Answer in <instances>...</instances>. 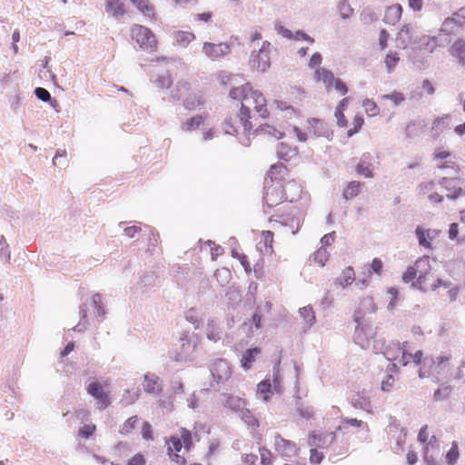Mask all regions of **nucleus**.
Returning <instances> with one entry per match:
<instances>
[{"instance_id": "3", "label": "nucleus", "mask_w": 465, "mask_h": 465, "mask_svg": "<svg viewBox=\"0 0 465 465\" xmlns=\"http://www.w3.org/2000/svg\"><path fill=\"white\" fill-rule=\"evenodd\" d=\"M199 342L200 337L197 334H189L188 331L183 332L179 339V348L175 351L173 359L176 361H192V355L195 351Z\"/></svg>"}, {"instance_id": "29", "label": "nucleus", "mask_w": 465, "mask_h": 465, "mask_svg": "<svg viewBox=\"0 0 465 465\" xmlns=\"http://www.w3.org/2000/svg\"><path fill=\"white\" fill-rule=\"evenodd\" d=\"M84 302H87L88 307L92 306L97 317H104L105 315V310L103 305L102 295L100 293L94 294L89 300L87 299Z\"/></svg>"}, {"instance_id": "53", "label": "nucleus", "mask_w": 465, "mask_h": 465, "mask_svg": "<svg viewBox=\"0 0 465 465\" xmlns=\"http://www.w3.org/2000/svg\"><path fill=\"white\" fill-rule=\"evenodd\" d=\"M136 8L140 10L144 15L149 17L154 15V8L148 0H140L138 5H136Z\"/></svg>"}, {"instance_id": "52", "label": "nucleus", "mask_w": 465, "mask_h": 465, "mask_svg": "<svg viewBox=\"0 0 465 465\" xmlns=\"http://www.w3.org/2000/svg\"><path fill=\"white\" fill-rule=\"evenodd\" d=\"M180 432L181 435L179 438L181 439L182 443L184 445L185 450L189 451L193 447L192 433L185 428H181Z\"/></svg>"}, {"instance_id": "28", "label": "nucleus", "mask_w": 465, "mask_h": 465, "mask_svg": "<svg viewBox=\"0 0 465 465\" xmlns=\"http://www.w3.org/2000/svg\"><path fill=\"white\" fill-rule=\"evenodd\" d=\"M355 280V272L351 266H348L345 268L341 276L335 279V283L342 286L343 288L347 285H350Z\"/></svg>"}, {"instance_id": "17", "label": "nucleus", "mask_w": 465, "mask_h": 465, "mask_svg": "<svg viewBox=\"0 0 465 465\" xmlns=\"http://www.w3.org/2000/svg\"><path fill=\"white\" fill-rule=\"evenodd\" d=\"M143 386L146 393L153 395H159L163 391L159 377L153 373H147L143 376Z\"/></svg>"}, {"instance_id": "33", "label": "nucleus", "mask_w": 465, "mask_h": 465, "mask_svg": "<svg viewBox=\"0 0 465 465\" xmlns=\"http://www.w3.org/2000/svg\"><path fill=\"white\" fill-rule=\"evenodd\" d=\"M261 352V349L258 347H254L252 349H248L242 355V367L245 370H249L252 366V363L255 360V356Z\"/></svg>"}, {"instance_id": "20", "label": "nucleus", "mask_w": 465, "mask_h": 465, "mask_svg": "<svg viewBox=\"0 0 465 465\" xmlns=\"http://www.w3.org/2000/svg\"><path fill=\"white\" fill-rule=\"evenodd\" d=\"M336 439L335 432H329L324 434L317 435L312 432L308 440L310 446H315L319 448H324L327 445L331 444Z\"/></svg>"}, {"instance_id": "31", "label": "nucleus", "mask_w": 465, "mask_h": 465, "mask_svg": "<svg viewBox=\"0 0 465 465\" xmlns=\"http://www.w3.org/2000/svg\"><path fill=\"white\" fill-rule=\"evenodd\" d=\"M315 77L317 80H322L328 90L332 85V84H334V80L337 79L334 77L331 71L325 68L317 69L315 71Z\"/></svg>"}, {"instance_id": "5", "label": "nucleus", "mask_w": 465, "mask_h": 465, "mask_svg": "<svg viewBox=\"0 0 465 465\" xmlns=\"http://www.w3.org/2000/svg\"><path fill=\"white\" fill-rule=\"evenodd\" d=\"M284 200H287L282 184L280 182H273L271 178L270 183L264 185L263 201L269 208H272Z\"/></svg>"}, {"instance_id": "26", "label": "nucleus", "mask_w": 465, "mask_h": 465, "mask_svg": "<svg viewBox=\"0 0 465 465\" xmlns=\"http://www.w3.org/2000/svg\"><path fill=\"white\" fill-rule=\"evenodd\" d=\"M426 123L421 120L418 122H411L406 127V138L414 139L426 128Z\"/></svg>"}, {"instance_id": "11", "label": "nucleus", "mask_w": 465, "mask_h": 465, "mask_svg": "<svg viewBox=\"0 0 465 465\" xmlns=\"http://www.w3.org/2000/svg\"><path fill=\"white\" fill-rule=\"evenodd\" d=\"M203 50L207 57L212 60H215L229 54L231 52V47L225 43L213 44L206 42L203 45Z\"/></svg>"}, {"instance_id": "42", "label": "nucleus", "mask_w": 465, "mask_h": 465, "mask_svg": "<svg viewBox=\"0 0 465 465\" xmlns=\"http://www.w3.org/2000/svg\"><path fill=\"white\" fill-rule=\"evenodd\" d=\"M363 183L358 181L351 182L345 191L343 192V197L346 200L351 199L358 194L360 188Z\"/></svg>"}, {"instance_id": "44", "label": "nucleus", "mask_w": 465, "mask_h": 465, "mask_svg": "<svg viewBox=\"0 0 465 465\" xmlns=\"http://www.w3.org/2000/svg\"><path fill=\"white\" fill-rule=\"evenodd\" d=\"M299 312H300V315L303 318V320L308 324L309 328L314 324L315 314H314V312H313L312 306L308 305L303 308H301Z\"/></svg>"}, {"instance_id": "23", "label": "nucleus", "mask_w": 465, "mask_h": 465, "mask_svg": "<svg viewBox=\"0 0 465 465\" xmlns=\"http://www.w3.org/2000/svg\"><path fill=\"white\" fill-rule=\"evenodd\" d=\"M402 14V7L400 4L392 5L387 7L383 17V22L387 25H394L399 22Z\"/></svg>"}, {"instance_id": "12", "label": "nucleus", "mask_w": 465, "mask_h": 465, "mask_svg": "<svg viewBox=\"0 0 465 465\" xmlns=\"http://www.w3.org/2000/svg\"><path fill=\"white\" fill-rule=\"evenodd\" d=\"M166 443L168 445V454L172 460L175 461L180 465H184L186 463L185 458L178 454V452L183 448V443L179 436H171L169 440L166 441Z\"/></svg>"}, {"instance_id": "63", "label": "nucleus", "mask_w": 465, "mask_h": 465, "mask_svg": "<svg viewBox=\"0 0 465 465\" xmlns=\"http://www.w3.org/2000/svg\"><path fill=\"white\" fill-rule=\"evenodd\" d=\"M417 276V272L413 266L408 267L406 272L402 275V280L404 282L409 283L412 282Z\"/></svg>"}, {"instance_id": "56", "label": "nucleus", "mask_w": 465, "mask_h": 465, "mask_svg": "<svg viewBox=\"0 0 465 465\" xmlns=\"http://www.w3.org/2000/svg\"><path fill=\"white\" fill-rule=\"evenodd\" d=\"M361 20L363 24L369 25L378 20V16L371 9H364L361 14Z\"/></svg>"}, {"instance_id": "8", "label": "nucleus", "mask_w": 465, "mask_h": 465, "mask_svg": "<svg viewBox=\"0 0 465 465\" xmlns=\"http://www.w3.org/2000/svg\"><path fill=\"white\" fill-rule=\"evenodd\" d=\"M418 35H415V27L411 24H405L396 36L397 47L407 49L408 45L417 44Z\"/></svg>"}, {"instance_id": "43", "label": "nucleus", "mask_w": 465, "mask_h": 465, "mask_svg": "<svg viewBox=\"0 0 465 465\" xmlns=\"http://www.w3.org/2000/svg\"><path fill=\"white\" fill-rule=\"evenodd\" d=\"M449 126V115L444 117L437 118L431 127V131L434 136H438L440 133Z\"/></svg>"}, {"instance_id": "18", "label": "nucleus", "mask_w": 465, "mask_h": 465, "mask_svg": "<svg viewBox=\"0 0 465 465\" xmlns=\"http://www.w3.org/2000/svg\"><path fill=\"white\" fill-rule=\"evenodd\" d=\"M250 103L254 104L256 112L262 118L265 119L269 116V112L266 108V99L260 91L252 90Z\"/></svg>"}, {"instance_id": "48", "label": "nucleus", "mask_w": 465, "mask_h": 465, "mask_svg": "<svg viewBox=\"0 0 465 465\" xmlns=\"http://www.w3.org/2000/svg\"><path fill=\"white\" fill-rule=\"evenodd\" d=\"M206 336L208 340L214 342L221 339V331L213 324V321L207 325Z\"/></svg>"}, {"instance_id": "50", "label": "nucleus", "mask_w": 465, "mask_h": 465, "mask_svg": "<svg viewBox=\"0 0 465 465\" xmlns=\"http://www.w3.org/2000/svg\"><path fill=\"white\" fill-rule=\"evenodd\" d=\"M35 94L37 99L43 102H51L52 105H54L53 104H56L57 103L56 100L52 98L51 94L45 88L36 87L35 89Z\"/></svg>"}, {"instance_id": "39", "label": "nucleus", "mask_w": 465, "mask_h": 465, "mask_svg": "<svg viewBox=\"0 0 465 465\" xmlns=\"http://www.w3.org/2000/svg\"><path fill=\"white\" fill-rule=\"evenodd\" d=\"M456 18H446L441 25L440 31L446 35H455L461 28L458 24L455 25Z\"/></svg>"}, {"instance_id": "45", "label": "nucleus", "mask_w": 465, "mask_h": 465, "mask_svg": "<svg viewBox=\"0 0 465 465\" xmlns=\"http://www.w3.org/2000/svg\"><path fill=\"white\" fill-rule=\"evenodd\" d=\"M271 131H273L272 136L275 137L276 139H281L284 135L283 133L278 131L275 127H273L272 125L267 124H261L254 131V134H267V133H271Z\"/></svg>"}, {"instance_id": "2", "label": "nucleus", "mask_w": 465, "mask_h": 465, "mask_svg": "<svg viewBox=\"0 0 465 465\" xmlns=\"http://www.w3.org/2000/svg\"><path fill=\"white\" fill-rule=\"evenodd\" d=\"M252 87L250 83L242 84L239 87H232L230 90L229 97L233 100L242 101L240 114L238 115L241 124L243 126L245 132H250L252 129L251 119V110L243 104V101L250 103V95Z\"/></svg>"}, {"instance_id": "30", "label": "nucleus", "mask_w": 465, "mask_h": 465, "mask_svg": "<svg viewBox=\"0 0 465 465\" xmlns=\"http://www.w3.org/2000/svg\"><path fill=\"white\" fill-rule=\"evenodd\" d=\"M190 84L187 81L182 80L177 82L175 87L171 92V97L175 100L183 99L190 90Z\"/></svg>"}, {"instance_id": "9", "label": "nucleus", "mask_w": 465, "mask_h": 465, "mask_svg": "<svg viewBox=\"0 0 465 465\" xmlns=\"http://www.w3.org/2000/svg\"><path fill=\"white\" fill-rule=\"evenodd\" d=\"M211 373L218 383H223L231 377L232 371L227 361L218 359L213 363Z\"/></svg>"}, {"instance_id": "46", "label": "nucleus", "mask_w": 465, "mask_h": 465, "mask_svg": "<svg viewBox=\"0 0 465 465\" xmlns=\"http://www.w3.org/2000/svg\"><path fill=\"white\" fill-rule=\"evenodd\" d=\"M203 124V117L198 114L186 121L183 125V129L185 131H191L199 128Z\"/></svg>"}, {"instance_id": "21", "label": "nucleus", "mask_w": 465, "mask_h": 465, "mask_svg": "<svg viewBox=\"0 0 465 465\" xmlns=\"http://www.w3.org/2000/svg\"><path fill=\"white\" fill-rule=\"evenodd\" d=\"M371 160L372 156L370 153H363L356 166V172L366 178H371L373 176Z\"/></svg>"}, {"instance_id": "40", "label": "nucleus", "mask_w": 465, "mask_h": 465, "mask_svg": "<svg viewBox=\"0 0 465 465\" xmlns=\"http://www.w3.org/2000/svg\"><path fill=\"white\" fill-rule=\"evenodd\" d=\"M272 392V385L269 381L265 380L261 381L257 386V395L262 396V400L267 401L270 398Z\"/></svg>"}, {"instance_id": "51", "label": "nucleus", "mask_w": 465, "mask_h": 465, "mask_svg": "<svg viewBox=\"0 0 465 465\" xmlns=\"http://www.w3.org/2000/svg\"><path fill=\"white\" fill-rule=\"evenodd\" d=\"M451 386L450 385H441V388L436 390L433 394V398L435 401H443L446 400L451 392Z\"/></svg>"}, {"instance_id": "24", "label": "nucleus", "mask_w": 465, "mask_h": 465, "mask_svg": "<svg viewBox=\"0 0 465 465\" xmlns=\"http://www.w3.org/2000/svg\"><path fill=\"white\" fill-rule=\"evenodd\" d=\"M87 302H82L79 307L80 321L74 327L72 328V331L77 332H84L87 330V326L89 325V322L87 320Z\"/></svg>"}, {"instance_id": "6", "label": "nucleus", "mask_w": 465, "mask_h": 465, "mask_svg": "<svg viewBox=\"0 0 465 465\" xmlns=\"http://www.w3.org/2000/svg\"><path fill=\"white\" fill-rule=\"evenodd\" d=\"M248 64L252 71L265 73L271 66L270 55L263 51L256 52L253 50L251 53Z\"/></svg>"}, {"instance_id": "54", "label": "nucleus", "mask_w": 465, "mask_h": 465, "mask_svg": "<svg viewBox=\"0 0 465 465\" xmlns=\"http://www.w3.org/2000/svg\"><path fill=\"white\" fill-rule=\"evenodd\" d=\"M242 420L249 426H258V420L253 417L251 411L245 406L240 411Z\"/></svg>"}, {"instance_id": "7", "label": "nucleus", "mask_w": 465, "mask_h": 465, "mask_svg": "<svg viewBox=\"0 0 465 465\" xmlns=\"http://www.w3.org/2000/svg\"><path fill=\"white\" fill-rule=\"evenodd\" d=\"M88 394L97 401L98 409L100 411L105 410L111 404L108 393L105 392L98 381H92L88 384L86 389Z\"/></svg>"}, {"instance_id": "61", "label": "nucleus", "mask_w": 465, "mask_h": 465, "mask_svg": "<svg viewBox=\"0 0 465 465\" xmlns=\"http://www.w3.org/2000/svg\"><path fill=\"white\" fill-rule=\"evenodd\" d=\"M363 123H364L363 117L361 115H356L353 119L354 126H353V128H351L348 131V133H347L348 136L351 137L353 134H357L361 130Z\"/></svg>"}, {"instance_id": "32", "label": "nucleus", "mask_w": 465, "mask_h": 465, "mask_svg": "<svg viewBox=\"0 0 465 465\" xmlns=\"http://www.w3.org/2000/svg\"><path fill=\"white\" fill-rule=\"evenodd\" d=\"M401 349L402 347H401L400 342L391 341L390 344L386 345L383 355L388 361H392L399 358Z\"/></svg>"}, {"instance_id": "59", "label": "nucleus", "mask_w": 465, "mask_h": 465, "mask_svg": "<svg viewBox=\"0 0 465 465\" xmlns=\"http://www.w3.org/2000/svg\"><path fill=\"white\" fill-rule=\"evenodd\" d=\"M459 458V450L457 444L454 442L447 452L446 460L450 465H454Z\"/></svg>"}, {"instance_id": "34", "label": "nucleus", "mask_w": 465, "mask_h": 465, "mask_svg": "<svg viewBox=\"0 0 465 465\" xmlns=\"http://www.w3.org/2000/svg\"><path fill=\"white\" fill-rule=\"evenodd\" d=\"M351 402L355 409H361L366 411H369L371 407L369 398L360 393L353 395Z\"/></svg>"}, {"instance_id": "62", "label": "nucleus", "mask_w": 465, "mask_h": 465, "mask_svg": "<svg viewBox=\"0 0 465 465\" xmlns=\"http://www.w3.org/2000/svg\"><path fill=\"white\" fill-rule=\"evenodd\" d=\"M386 348L385 341L382 339H373L372 341V351L375 353H382Z\"/></svg>"}, {"instance_id": "58", "label": "nucleus", "mask_w": 465, "mask_h": 465, "mask_svg": "<svg viewBox=\"0 0 465 465\" xmlns=\"http://www.w3.org/2000/svg\"><path fill=\"white\" fill-rule=\"evenodd\" d=\"M137 421H138L137 416H132L131 418L126 420L119 430L120 433L128 434L129 432H131L134 429Z\"/></svg>"}, {"instance_id": "36", "label": "nucleus", "mask_w": 465, "mask_h": 465, "mask_svg": "<svg viewBox=\"0 0 465 465\" xmlns=\"http://www.w3.org/2000/svg\"><path fill=\"white\" fill-rule=\"evenodd\" d=\"M295 408L296 411L298 412L299 416L310 420L313 416V409L311 406H304L303 403L301 401V398L298 397L295 401Z\"/></svg>"}, {"instance_id": "41", "label": "nucleus", "mask_w": 465, "mask_h": 465, "mask_svg": "<svg viewBox=\"0 0 465 465\" xmlns=\"http://www.w3.org/2000/svg\"><path fill=\"white\" fill-rule=\"evenodd\" d=\"M277 154L279 158L288 161L290 158L295 155V151L292 150L289 144L285 143H280L277 148Z\"/></svg>"}, {"instance_id": "4", "label": "nucleus", "mask_w": 465, "mask_h": 465, "mask_svg": "<svg viewBox=\"0 0 465 465\" xmlns=\"http://www.w3.org/2000/svg\"><path fill=\"white\" fill-rule=\"evenodd\" d=\"M132 39L144 51L153 52L156 49V39L153 32L145 26L134 25L131 30Z\"/></svg>"}, {"instance_id": "49", "label": "nucleus", "mask_w": 465, "mask_h": 465, "mask_svg": "<svg viewBox=\"0 0 465 465\" xmlns=\"http://www.w3.org/2000/svg\"><path fill=\"white\" fill-rule=\"evenodd\" d=\"M193 39L194 35L189 32L180 31L175 34V42L183 46H186Z\"/></svg>"}, {"instance_id": "1", "label": "nucleus", "mask_w": 465, "mask_h": 465, "mask_svg": "<svg viewBox=\"0 0 465 465\" xmlns=\"http://www.w3.org/2000/svg\"><path fill=\"white\" fill-rule=\"evenodd\" d=\"M377 306L374 301L371 297H365L361 300L359 306L356 308L353 320L357 323L355 329V342L360 344L361 348L369 347L370 341L367 338L363 339V336H367L371 331V324L367 314L375 313Z\"/></svg>"}, {"instance_id": "19", "label": "nucleus", "mask_w": 465, "mask_h": 465, "mask_svg": "<svg viewBox=\"0 0 465 465\" xmlns=\"http://www.w3.org/2000/svg\"><path fill=\"white\" fill-rule=\"evenodd\" d=\"M407 56L409 62H411L417 69L425 70L429 67L428 59L421 54L419 48L411 47L407 49Z\"/></svg>"}, {"instance_id": "35", "label": "nucleus", "mask_w": 465, "mask_h": 465, "mask_svg": "<svg viewBox=\"0 0 465 465\" xmlns=\"http://www.w3.org/2000/svg\"><path fill=\"white\" fill-rule=\"evenodd\" d=\"M413 267L417 274H429L430 272V257L424 255L418 259Z\"/></svg>"}, {"instance_id": "60", "label": "nucleus", "mask_w": 465, "mask_h": 465, "mask_svg": "<svg viewBox=\"0 0 465 465\" xmlns=\"http://www.w3.org/2000/svg\"><path fill=\"white\" fill-rule=\"evenodd\" d=\"M328 256L326 249L322 247L314 252L313 259L317 263L323 266L328 260Z\"/></svg>"}, {"instance_id": "55", "label": "nucleus", "mask_w": 465, "mask_h": 465, "mask_svg": "<svg viewBox=\"0 0 465 465\" xmlns=\"http://www.w3.org/2000/svg\"><path fill=\"white\" fill-rule=\"evenodd\" d=\"M153 84L158 88H169L173 83L169 74L158 75L153 81Z\"/></svg>"}, {"instance_id": "38", "label": "nucleus", "mask_w": 465, "mask_h": 465, "mask_svg": "<svg viewBox=\"0 0 465 465\" xmlns=\"http://www.w3.org/2000/svg\"><path fill=\"white\" fill-rule=\"evenodd\" d=\"M203 104V96L196 94H188L183 100V105L188 110H194L198 105Z\"/></svg>"}, {"instance_id": "64", "label": "nucleus", "mask_w": 465, "mask_h": 465, "mask_svg": "<svg viewBox=\"0 0 465 465\" xmlns=\"http://www.w3.org/2000/svg\"><path fill=\"white\" fill-rule=\"evenodd\" d=\"M95 430L94 425H84L79 430V435L83 438H89Z\"/></svg>"}, {"instance_id": "14", "label": "nucleus", "mask_w": 465, "mask_h": 465, "mask_svg": "<svg viewBox=\"0 0 465 465\" xmlns=\"http://www.w3.org/2000/svg\"><path fill=\"white\" fill-rule=\"evenodd\" d=\"M156 275L153 272H143L139 276V281L134 285V291L139 293H144L155 285Z\"/></svg>"}, {"instance_id": "37", "label": "nucleus", "mask_w": 465, "mask_h": 465, "mask_svg": "<svg viewBox=\"0 0 465 465\" xmlns=\"http://www.w3.org/2000/svg\"><path fill=\"white\" fill-rule=\"evenodd\" d=\"M337 9L340 15V17L342 20L349 19L353 14V8H351V5L347 0H341L337 4Z\"/></svg>"}, {"instance_id": "13", "label": "nucleus", "mask_w": 465, "mask_h": 465, "mask_svg": "<svg viewBox=\"0 0 465 465\" xmlns=\"http://www.w3.org/2000/svg\"><path fill=\"white\" fill-rule=\"evenodd\" d=\"M459 181L460 180L458 178L449 177H442L440 180V185L449 192V193L446 195L447 198L450 200H456L463 193V189L458 185Z\"/></svg>"}, {"instance_id": "27", "label": "nucleus", "mask_w": 465, "mask_h": 465, "mask_svg": "<svg viewBox=\"0 0 465 465\" xmlns=\"http://www.w3.org/2000/svg\"><path fill=\"white\" fill-rule=\"evenodd\" d=\"M105 10L116 18L125 13L124 3L121 0H106Z\"/></svg>"}, {"instance_id": "22", "label": "nucleus", "mask_w": 465, "mask_h": 465, "mask_svg": "<svg viewBox=\"0 0 465 465\" xmlns=\"http://www.w3.org/2000/svg\"><path fill=\"white\" fill-rule=\"evenodd\" d=\"M221 397L223 407L229 408L233 411H240L245 406L244 400L238 396L223 393Z\"/></svg>"}, {"instance_id": "15", "label": "nucleus", "mask_w": 465, "mask_h": 465, "mask_svg": "<svg viewBox=\"0 0 465 465\" xmlns=\"http://www.w3.org/2000/svg\"><path fill=\"white\" fill-rule=\"evenodd\" d=\"M439 233L440 231L436 229H423L420 226H417L415 229L419 244L425 248H431L430 242L436 238Z\"/></svg>"}, {"instance_id": "16", "label": "nucleus", "mask_w": 465, "mask_h": 465, "mask_svg": "<svg viewBox=\"0 0 465 465\" xmlns=\"http://www.w3.org/2000/svg\"><path fill=\"white\" fill-rule=\"evenodd\" d=\"M309 129L313 133L316 137H326L330 139L332 136V131L329 125L317 118L308 120Z\"/></svg>"}, {"instance_id": "57", "label": "nucleus", "mask_w": 465, "mask_h": 465, "mask_svg": "<svg viewBox=\"0 0 465 465\" xmlns=\"http://www.w3.org/2000/svg\"><path fill=\"white\" fill-rule=\"evenodd\" d=\"M400 57L396 53H389L385 58L386 67L389 73L392 72L396 67Z\"/></svg>"}, {"instance_id": "47", "label": "nucleus", "mask_w": 465, "mask_h": 465, "mask_svg": "<svg viewBox=\"0 0 465 465\" xmlns=\"http://www.w3.org/2000/svg\"><path fill=\"white\" fill-rule=\"evenodd\" d=\"M432 39L428 35H422L420 37L418 36V47L420 50L425 49L428 50L430 53H432L435 49L436 45H431Z\"/></svg>"}, {"instance_id": "25", "label": "nucleus", "mask_w": 465, "mask_h": 465, "mask_svg": "<svg viewBox=\"0 0 465 465\" xmlns=\"http://www.w3.org/2000/svg\"><path fill=\"white\" fill-rule=\"evenodd\" d=\"M450 53L461 65L465 66V41L463 39H458L453 43Z\"/></svg>"}, {"instance_id": "10", "label": "nucleus", "mask_w": 465, "mask_h": 465, "mask_svg": "<svg viewBox=\"0 0 465 465\" xmlns=\"http://www.w3.org/2000/svg\"><path fill=\"white\" fill-rule=\"evenodd\" d=\"M275 450L282 457L292 458L298 454L299 448L291 440L282 438L280 435L275 437Z\"/></svg>"}]
</instances>
